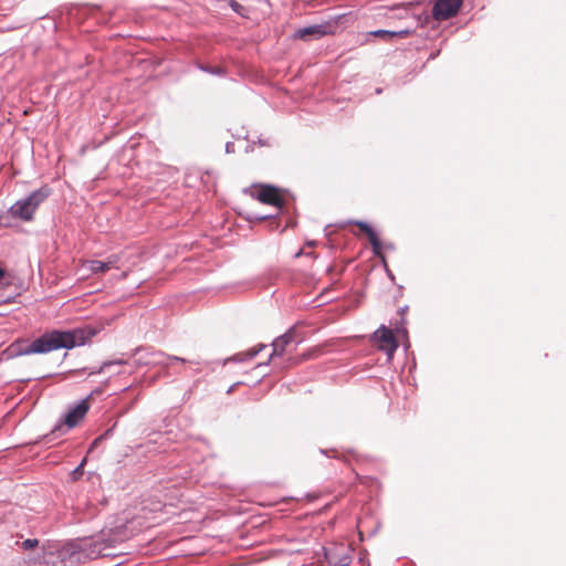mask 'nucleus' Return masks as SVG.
I'll list each match as a JSON object with an SVG mask.
<instances>
[{"label": "nucleus", "instance_id": "423d86ee", "mask_svg": "<svg viewBox=\"0 0 566 566\" xmlns=\"http://www.w3.org/2000/svg\"><path fill=\"white\" fill-rule=\"evenodd\" d=\"M88 408L90 406L86 399L82 400L75 407L71 408L65 415L63 421L59 422L54 427V429L52 430V434L64 433V426H66L67 429L76 427L81 422V420L84 419L85 415L88 411Z\"/></svg>", "mask_w": 566, "mask_h": 566}, {"label": "nucleus", "instance_id": "393cba45", "mask_svg": "<svg viewBox=\"0 0 566 566\" xmlns=\"http://www.w3.org/2000/svg\"><path fill=\"white\" fill-rule=\"evenodd\" d=\"M86 460L83 459L80 465L73 471L74 474L82 473L83 467L85 464Z\"/></svg>", "mask_w": 566, "mask_h": 566}, {"label": "nucleus", "instance_id": "9b49d317", "mask_svg": "<svg viewBox=\"0 0 566 566\" xmlns=\"http://www.w3.org/2000/svg\"><path fill=\"white\" fill-rule=\"evenodd\" d=\"M329 566H349L352 556L348 548L342 547L340 551H333L325 554Z\"/></svg>", "mask_w": 566, "mask_h": 566}, {"label": "nucleus", "instance_id": "9d476101", "mask_svg": "<svg viewBox=\"0 0 566 566\" xmlns=\"http://www.w3.org/2000/svg\"><path fill=\"white\" fill-rule=\"evenodd\" d=\"M293 342L295 344L298 343V340L295 339V332H294V329L291 328L285 334L279 336L277 338H275L273 340V343H272V353H271L270 357L282 356L286 352V348Z\"/></svg>", "mask_w": 566, "mask_h": 566}, {"label": "nucleus", "instance_id": "a211bd4d", "mask_svg": "<svg viewBox=\"0 0 566 566\" xmlns=\"http://www.w3.org/2000/svg\"><path fill=\"white\" fill-rule=\"evenodd\" d=\"M230 7L239 15H241V17H245L247 15V9L242 4H240L239 2H237L234 0H231L230 1Z\"/></svg>", "mask_w": 566, "mask_h": 566}, {"label": "nucleus", "instance_id": "bb28decb", "mask_svg": "<svg viewBox=\"0 0 566 566\" xmlns=\"http://www.w3.org/2000/svg\"><path fill=\"white\" fill-rule=\"evenodd\" d=\"M396 331H397V333H398V334H400V333H401V334H406V333H407V331H406V328H405V327L396 326Z\"/></svg>", "mask_w": 566, "mask_h": 566}, {"label": "nucleus", "instance_id": "20e7f679", "mask_svg": "<svg viewBox=\"0 0 566 566\" xmlns=\"http://www.w3.org/2000/svg\"><path fill=\"white\" fill-rule=\"evenodd\" d=\"M72 548L75 560L82 562L86 558L94 559L104 555L107 545L101 538H84L73 544Z\"/></svg>", "mask_w": 566, "mask_h": 566}, {"label": "nucleus", "instance_id": "1a4fd4ad", "mask_svg": "<svg viewBox=\"0 0 566 566\" xmlns=\"http://www.w3.org/2000/svg\"><path fill=\"white\" fill-rule=\"evenodd\" d=\"M255 198L262 203L273 205L277 208H281L284 203L279 189L269 185L262 186L258 190Z\"/></svg>", "mask_w": 566, "mask_h": 566}, {"label": "nucleus", "instance_id": "dca6fc26", "mask_svg": "<svg viewBox=\"0 0 566 566\" xmlns=\"http://www.w3.org/2000/svg\"><path fill=\"white\" fill-rule=\"evenodd\" d=\"M123 364H126L125 360H122V359H116V360H107V361H104L101 367L96 370V371H92L91 374H101L103 373L106 368L111 367L112 365H123Z\"/></svg>", "mask_w": 566, "mask_h": 566}, {"label": "nucleus", "instance_id": "b1692460", "mask_svg": "<svg viewBox=\"0 0 566 566\" xmlns=\"http://www.w3.org/2000/svg\"><path fill=\"white\" fill-rule=\"evenodd\" d=\"M409 34H410L409 30H401V31H397L395 36L406 38Z\"/></svg>", "mask_w": 566, "mask_h": 566}, {"label": "nucleus", "instance_id": "6e6552de", "mask_svg": "<svg viewBox=\"0 0 566 566\" xmlns=\"http://www.w3.org/2000/svg\"><path fill=\"white\" fill-rule=\"evenodd\" d=\"M374 339L379 343V348L386 352L389 356H391L398 347L392 331L387 328L385 325H381L374 333Z\"/></svg>", "mask_w": 566, "mask_h": 566}, {"label": "nucleus", "instance_id": "0eeeda50", "mask_svg": "<svg viewBox=\"0 0 566 566\" xmlns=\"http://www.w3.org/2000/svg\"><path fill=\"white\" fill-rule=\"evenodd\" d=\"M461 4L462 0H437L432 14L437 20H448L457 15Z\"/></svg>", "mask_w": 566, "mask_h": 566}, {"label": "nucleus", "instance_id": "6ab92c4d", "mask_svg": "<svg viewBox=\"0 0 566 566\" xmlns=\"http://www.w3.org/2000/svg\"><path fill=\"white\" fill-rule=\"evenodd\" d=\"M39 545V541L36 538H28L21 543V547L24 551H30Z\"/></svg>", "mask_w": 566, "mask_h": 566}, {"label": "nucleus", "instance_id": "a878e982", "mask_svg": "<svg viewBox=\"0 0 566 566\" xmlns=\"http://www.w3.org/2000/svg\"><path fill=\"white\" fill-rule=\"evenodd\" d=\"M113 430H114V427L113 428H109L107 429L103 434H101L99 437H103V440H105L106 438L111 437L112 433H113Z\"/></svg>", "mask_w": 566, "mask_h": 566}, {"label": "nucleus", "instance_id": "5701e85b", "mask_svg": "<svg viewBox=\"0 0 566 566\" xmlns=\"http://www.w3.org/2000/svg\"><path fill=\"white\" fill-rule=\"evenodd\" d=\"M103 441V437H97L93 440V442L91 443V447H90V450L88 451H92L93 449L97 448L98 444Z\"/></svg>", "mask_w": 566, "mask_h": 566}, {"label": "nucleus", "instance_id": "7ed1b4c3", "mask_svg": "<svg viewBox=\"0 0 566 566\" xmlns=\"http://www.w3.org/2000/svg\"><path fill=\"white\" fill-rule=\"evenodd\" d=\"M135 363L139 366L168 367L172 361L186 363L185 358L167 355L154 348L139 347L134 352Z\"/></svg>", "mask_w": 566, "mask_h": 566}, {"label": "nucleus", "instance_id": "ddd939ff", "mask_svg": "<svg viewBox=\"0 0 566 566\" xmlns=\"http://www.w3.org/2000/svg\"><path fill=\"white\" fill-rule=\"evenodd\" d=\"M265 346L260 344L256 347L249 349L247 353L237 354L232 357L233 361H244L254 358Z\"/></svg>", "mask_w": 566, "mask_h": 566}, {"label": "nucleus", "instance_id": "2eb2a0df", "mask_svg": "<svg viewBox=\"0 0 566 566\" xmlns=\"http://www.w3.org/2000/svg\"><path fill=\"white\" fill-rule=\"evenodd\" d=\"M107 269H119L120 256L118 254H111L105 260Z\"/></svg>", "mask_w": 566, "mask_h": 566}, {"label": "nucleus", "instance_id": "4be33fe9", "mask_svg": "<svg viewBox=\"0 0 566 566\" xmlns=\"http://www.w3.org/2000/svg\"><path fill=\"white\" fill-rule=\"evenodd\" d=\"M7 272L2 268H0V290L4 289L9 285V283L6 282Z\"/></svg>", "mask_w": 566, "mask_h": 566}, {"label": "nucleus", "instance_id": "412c9836", "mask_svg": "<svg viewBox=\"0 0 566 566\" xmlns=\"http://www.w3.org/2000/svg\"><path fill=\"white\" fill-rule=\"evenodd\" d=\"M355 224L359 227V229L364 231L366 234L373 230V228L364 221H356Z\"/></svg>", "mask_w": 566, "mask_h": 566}, {"label": "nucleus", "instance_id": "aec40b11", "mask_svg": "<svg viewBox=\"0 0 566 566\" xmlns=\"http://www.w3.org/2000/svg\"><path fill=\"white\" fill-rule=\"evenodd\" d=\"M373 34L381 38H394L396 35V31L377 30L373 32Z\"/></svg>", "mask_w": 566, "mask_h": 566}, {"label": "nucleus", "instance_id": "f8f14e48", "mask_svg": "<svg viewBox=\"0 0 566 566\" xmlns=\"http://www.w3.org/2000/svg\"><path fill=\"white\" fill-rule=\"evenodd\" d=\"M83 268L94 274L108 271L106 262L99 260H87L83 263Z\"/></svg>", "mask_w": 566, "mask_h": 566}, {"label": "nucleus", "instance_id": "cd10ccee", "mask_svg": "<svg viewBox=\"0 0 566 566\" xmlns=\"http://www.w3.org/2000/svg\"><path fill=\"white\" fill-rule=\"evenodd\" d=\"M406 308H407V307H405V308H400V313H401V315H403V313H405Z\"/></svg>", "mask_w": 566, "mask_h": 566}, {"label": "nucleus", "instance_id": "4468645a", "mask_svg": "<svg viewBox=\"0 0 566 566\" xmlns=\"http://www.w3.org/2000/svg\"><path fill=\"white\" fill-rule=\"evenodd\" d=\"M367 237H368L369 243L373 247L374 253L376 255L380 254L381 244H380V241H379V238H378V234L376 233V231L373 229L369 233H367Z\"/></svg>", "mask_w": 566, "mask_h": 566}, {"label": "nucleus", "instance_id": "f03ea898", "mask_svg": "<svg viewBox=\"0 0 566 566\" xmlns=\"http://www.w3.org/2000/svg\"><path fill=\"white\" fill-rule=\"evenodd\" d=\"M48 186L32 191L28 197L18 200L11 208L10 213L23 221H31L39 206L50 196Z\"/></svg>", "mask_w": 566, "mask_h": 566}, {"label": "nucleus", "instance_id": "f3484780", "mask_svg": "<svg viewBox=\"0 0 566 566\" xmlns=\"http://www.w3.org/2000/svg\"><path fill=\"white\" fill-rule=\"evenodd\" d=\"M200 69L203 71V72H207L209 74H212V75H219V76H223L226 74V71L220 67V66H200Z\"/></svg>", "mask_w": 566, "mask_h": 566}, {"label": "nucleus", "instance_id": "f257e3e1", "mask_svg": "<svg viewBox=\"0 0 566 566\" xmlns=\"http://www.w3.org/2000/svg\"><path fill=\"white\" fill-rule=\"evenodd\" d=\"M95 335L96 329L93 327H78L70 331L53 329L32 342L18 339L11 344L10 349L17 356L46 354L61 348L71 349L85 345Z\"/></svg>", "mask_w": 566, "mask_h": 566}, {"label": "nucleus", "instance_id": "39448f33", "mask_svg": "<svg viewBox=\"0 0 566 566\" xmlns=\"http://www.w3.org/2000/svg\"><path fill=\"white\" fill-rule=\"evenodd\" d=\"M339 19H340V17H337L336 19L331 20V21H325L319 24H314V25H308L305 28L297 29L294 32L293 38L297 39V40L308 41V40H313V39L317 40L325 35L335 34L336 30L338 28Z\"/></svg>", "mask_w": 566, "mask_h": 566}]
</instances>
